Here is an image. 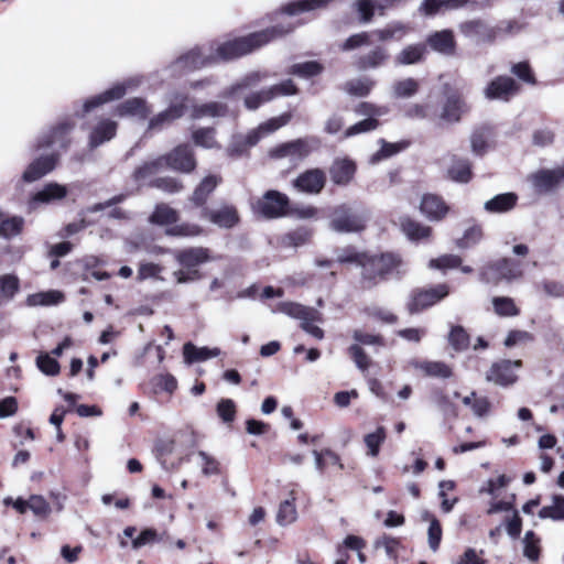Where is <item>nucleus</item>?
Instances as JSON below:
<instances>
[{"mask_svg":"<svg viewBox=\"0 0 564 564\" xmlns=\"http://www.w3.org/2000/svg\"><path fill=\"white\" fill-rule=\"evenodd\" d=\"M200 218L221 229H232L241 221L237 206L227 200H221L216 208L202 210Z\"/></svg>","mask_w":564,"mask_h":564,"instance_id":"ddd939ff","label":"nucleus"},{"mask_svg":"<svg viewBox=\"0 0 564 564\" xmlns=\"http://www.w3.org/2000/svg\"><path fill=\"white\" fill-rule=\"evenodd\" d=\"M163 167L175 172L191 174L197 167L194 149L188 143H180L170 152L160 155Z\"/></svg>","mask_w":564,"mask_h":564,"instance_id":"9b49d317","label":"nucleus"},{"mask_svg":"<svg viewBox=\"0 0 564 564\" xmlns=\"http://www.w3.org/2000/svg\"><path fill=\"white\" fill-rule=\"evenodd\" d=\"M379 126L380 121L377 118H366L347 128L344 132V138L348 139L360 133L373 131Z\"/></svg>","mask_w":564,"mask_h":564,"instance_id":"680f3d73","label":"nucleus"},{"mask_svg":"<svg viewBox=\"0 0 564 564\" xmlns=\"http://www.w3.org/2000/svg\"><path fill=\"white\" fill-rule=\"evenodd\" d=\"M484 238V229L479 224H475L464 231L462 238L456 241V245L460 249H467L476 246Z\"/></svg>","mask_w":564,"mask_h":564,"instance_id":"4d7b16f0","label":"nucleus"},{"mask_svg":"<svg viewBox=\"0 0 564 564\" xmlns=\"http://www.w3.org/2000/svg\"><path fill=\"white\" fill-rule=\"evenodd\" d=\"M118 124L110 119L99 121L89 134V147L95 149L110 141L117 134Z\"/></svg>","mask_w":564,"mask_h":564,"instance_id":"c85d7f7f","label":"nucleus"},{"mask_svg":"<svg viewBox=\"0 0 564 564\" xmlns=\"http://www.w3.org/2000/svg\"><path fill=\"white\" fill-rule=\"evenodd\" d=\"M409 32V28L402 23L388 24L384 29L373 31L379 41L402 40Z\"/></svg>","mask_w":564,"mask_h":564,"instance_id":"6e6d98bb","label":"nucleus"},{"mask_svg":"<svg viewBox=\"0 0 564 564\" xmlns=\"http://www.w3.org/2000/svg\"><path fill=\"white\" fill-rule=\"evenodd\" d=\"M451 294L448 283H438L429 286L414 288L405 303L406 312L410 315L420 314L432 306L441 303Z\"/></svg>","mask_w":564,"mask_h":564,"instance_id":"423d86ee","label":"nucleus"},{"mask_svg":"<svg viewBox=\"0 0 564 564\" xmlns=\"http://www.w3.org/2000/svg\"><path fill=\"white\" fill-rule=\"evenodd\" d=\"M329 228L339 234H360L367 228V216L347 203L329 212Z\"/></svg>","mask_w":564,"mask_h":564,"instance_id":"39448f33","label":"nucleus"},{"mask_svg":"<svg viewBox=\"0 0 564 564\" xmlns=\"http://www.w3.org/2000/svg\"><path fill=\"white\" fill-rule=\"evenodd\" d=\"M448 343L456 351H463L468 349L470 345L469 334L460 325L453 326L449 335Z\"/></svg>","mask_w":564,"mask_h":564,"instance_id":"13d9d810","label":"nucleus"},{"mask_svg":"<svg viewBox=\"0 0 564 564\" xmlns=\"http://www.w3.org/2000/svg\"><path fill=\"white\" fill-rule=\"evenodd\" d=\"M495 313L501 317H512L520 314V308L513 299L508 296H496L492 299Z\"/></svg>","mask_w":564,"mask_h":564,"instance_id":"603ef678","label":"nucleus"},{"mask_svg":"<svg viewBox=\"0 0 564 564\" xmlns=\"http://www.w3.org/2000/svg\"><path fill=\"white\" fill-rule=\"evenodd\" d=\"M334 253L336 256V263L340 265L356 264L361 268L368 251L359 250L355 245H347L345 247L335 248Z\"/></svg>","mask_w":564,"mask_h":564,"instance_id":"72a5a7b5","label":"nucleus"},{"mask_svg":"<svg viewBox=\"0 0 564 564\" xmlns=\"http://www.w3.org/2000/svg\"><path fill=\"white\" fill-rule=\"evenodd\" d=\"M400 231L414 243H427L433 239V228L410 215L399 217Z\"/></svg>","mask_w":564,"mask_h":564,"instance_id":"aec40b11","label":"nucleus"},{"mask_svg":"<svg viewBox=\"0 0 564 564\" xmlns=\"http://www.w3.org/2000/svg\"><path fill=\"white\" fill-rule=\"evenodd\" d=\"M496 130L490 124L476 127L470 134V147L475 155L482 158L496 147Z\"/></svg>","mask_w":564,"mask_h":564,"instance_id":"4be33fe9","label":"nucleus"},{"mask_svg":"<svg viewBox=\"0 0 564 564\" xmlns=\"http://www.w3.org/2000/svg\"><path fill=\"white\" fill-rule=\"evenodd\" d=\"M522 264L511 258H500L488 262L480 270V280L488 284L498 285L501 281H511L522 276Z\"/></svg>","mask_w":564,"mask_h":564,"instance_id":"0eeeda50","label":"nucleus"},{"mask_svg":"<svg viewBox=\"0 0 564 564\" xmlns=\"http://www.w3.org/2000/svg\"><path fill=\"white\" fill-rule=\"evenodd\" d=\"M291 497L280 502L279 509L276 512V522L284 527L293 523L297 519V511L295 507L294 492L292 491Z\"/></svg>","mask_w":564,"mask_h":564,"instance_id":"c03bdc74","label":"nucleus"},{"mask_svg":"<svg viewBox=\"0 0 564 564\" xmlns=\"http://www.w3.org/2000/svg\"><path fill=\"white\" fill-rule=\"evenodd\" d=\"M217 415L226 424H231L237 416V405L231 399H220L216 405Z\"/></svg>","mask_w":564,"mask_h":564,"instance_id":"052dcab7","label":"nucleus"},{"mask_svg":"<svg viewBox=\"0 0 564 564\" xmlns=\"http://www.w3.org/2000/svg\"><path fill=\"white\" fill-rule=\"evenodd\" d=\"M403 264L400 253L386 251L380 253H369L361 265L360 288L362 290H371L379 283L387 281L394 273H399V269Z\"/></svg>","mask_w":564,"mask_h":564,"instance_id":"f03ea898","label":"nucleus"},{"mask_svg":"<svg viewBox=\"0 0 564 564\" xmlns=\"http://www.w3.org/2000/svg\"><path fill=\"white\" fill-rule=\"evenodd\" d=\"M527 180L535 194H554L564 186V164L553 169H539L530 173Z\"/></svg>","mask_w":564,"mask_h":564,"instance_id":"1a4fd4ad","label":"nucleus"},{"mask_svg":"<svg viewBox=\"0 0 564 564\" xmlns=\"http://www.w3.org/2000/svg\"><path fill=\"white\" fill-rule=\"evenodd\" d=\"M100 263L101 261L95 256H89L82 259L79 264L82 268L83 280L88 281L89 279H95L97 281H105L110 279V273L99 269Z\"/></svg>","mask_w":564,"mask_h":564,"instance_id":"e433bc0d","label":"nucleus"},{"mask_svg":"<svg viewBox=\"0 0 564 564\" xmlns=\"http://www.w3.org/2000/svg\"><path fill=\"white\" fill-rule=\"evenodd\" d=\"M61 154L57 151H53L48 154L41 155L33 160L23 172L22 178L24 182H35L50 172H52L59 163Z\"/></svg>","mask_w":564,"mask_h":564,"instance_id":"412c9836","label":"nucleus"},{"mask_svg":"<svg viewBox=\"0 0 564 564\" xmlns=\"http://www.w3.org/2000/svg\"><path fill=\"white\" fill-rule=\"evenodd\" d=\"M426 54V45L425 44H412L404 47L395 57L398 64L401 65H411L416 64L424 59V55Z\"/></svg>","mask_w":564,"mask_h":564,"instance_id":"37998d69","label":"nucleus"},{"mask_svg":"<svg viewBox=\"0 0 564 564\" xmlns=\"http://www.w3.org/2000/svg\"><path fill=\"white\" fill-rule=\"evenodd\" d=\"M411 366L425 377L447 379L453 376L452 367L443 361L412 360Z\"/></svg>","mask_w":564,"mask_h":564,"instance_id":"cd10ccee","label":"nucleus"},{"mask_svg":"<svg viewBox=\"0 0 564 564\" xmlns=\"http://www.w3.org/2000/svg\"><path fill=\"white\" fill-rule=\"evenodd\" d=\"M74 127L75 123L69 120L58 122L56 126L52 127L48 132L37 138L36 142L33 144V150L40 151L54 145H57L62 150H66L72 142L70 133Z\"/></svg>","mask_w":564,"mask_h":564,"instance_id":"4468645a","label":"nucleus"},{"mask_svg":"<svg viewBox=\"0 0 564 564\" xmlns=\"http://www.w3.org/2000/svg\"><path fill=\"white\" fill-rule=\"evenodd\" d=\"M518 200L519 196L516 193H502L487 200L484 208L490 214H505L512 210L517 206Z\"/></svg>","mask_w":564,"mask_h":564,"instance_id":"c756f323","label":"nucleus"},{"mask_svg":"<svg viewBox=\"0 0 564 564\" xmlns=\"http://www.w3.org/2000/svg\"><path fill=\"white\" fill-rule=\"evenodd\" d=\"M204 229L192 223L174 224V226L167 229V235L175 237H196L200 236Z\"/></svg>","mask_w":564,"mask_h":564,"instance_id":"0e129e2a","label":"nucleus"},{"mask_svg":"<svg viewBox=\"0 0 564 564\" xmlns=\"http://www.w3.org/2000/svg\"><path fill=\"white\" fill-rule=\"evenodd\" d=\"M375 80L370 78H357L345 84V91L356 97H367L375 87Z\"/></svg>","mask_w":564,"mask_h":564,"instance_id":"3c124183","label":"nucleus"},{"mask_svg":"<svg viewBox=\"0 0 564 564\" xmlns=\"http://www.w3.org/2000/svg\"><path fill=\"white\" fill-rule=\"evenodd\" d=\"M36 366L46 376H57L61 371L59 362L44 352L36 357Z\"/></svg>","mask_w":564,"mask_h":564,"instance_id":"774afa93","label":"nucleus"},{"mask_svg":"<svg viewBox=\"0 0 564 564\" xmlns=\"http://www.w3.org/2000/svg\"><path fill=\"white\" fill-rule=\"evenodd\" d=\"M223 183V177L218 174H208L203 177L194 187L192 194L187 197V202L193 209H209L208 200L216 192L217 187Z\"/></svg>","mask_w":564,"mask_h":564,"instance_id":"f3484780","label":"nucleus"},{"mask_svg":"<svg viewBox=\"0 0 564 564\" xmlns=\"http://www.w3.org/2000/svg\"><path fill=\"white\" fill-rule=\"evenodd\" d=\"M312 152V148L307 140L305 139H296L290 142H285L276 147L273 151L274 156L276 158H285V156H296L299 159H304L310 155Z\"/></svg>","mask_w":564,"mask_h":564,"instance_id":"7c9ffc66","label":"nucleus"},{"mask_svg":"<svg viewBox=\"0 0 564 564\" xmlns=\"http://www.w3.org/2000/svg\"><path fill=\"white\" fill-rule=\"evenodd\" d=\"M324 66L319 62L307 61L291 65L288 73L303 78H312L322 74Z\"/></svg>","mask_w":564,"mask_h":564,"instance_id":"09e8293b","label":"nucleus"},{"mask_svg":"<svg viewBox=\"0 0 564 564\" xmlns=\"http://www.w3.org/2000/svg\"><path fill=\"white\" fill-rule=\"evenodd\" d=\"M150 186L169 194L180 193L184 189L183 182L172 176L156 177L150 182Z\"/></svg>","mask_w":564,"mask_h":564,"instance_id":"bf43d9fd","label":"nucleus"},{"mask_svg":"<svg viewBox=\"0 0 564 564\" xmlns=\"http://www.w3.org/2000/svg\"><path fill=\"white\" fill-rule=\"evenodd\" d=\"M405 116L411 119H427L436 124L435 111L429 104H413L405 110Z\"/></svg>","mask_w":564,"mask_h":564,"instance_id":"69168bd1","label":"nucleus"},{"mask_svg":"<svg viewBox=\"0 0 564 564\" xmlns=\"http://www.w3.org/2000/svg\"><path fill=\"white\" fill-rule=\"evenodd\" d=\"M510 73L522 86H536L538 78L529 61H520L510 65Z\"/></svg>","mask_w":564,"mask_h":564,"instance_id":"58836bf2","label":"nucleus"},{"mask_svg":"<svg viewBox=\"0 0 564 564\" xmlns=\"http://www.w3.org/2000/svg\"><path fill=\"white\" fill-rule=\"evenodd\" d=\"M182 269L173 273L177 283H187L202 279L198 267L210 260V251L204 247H191L178 250L174 256Z\"/></svg>","mask_w":564,"mask_h":564,"instance_id":"20e7f679","label":"nucleus"},{"mask_svg":"<svg viewBox=\"0 0 564 564\" xmlns=\"http://www.w3.org/2000/svg\"><path fill=\"white\" fill-rule=\"evenodd\" d=\"M389 58V54L383 46H376L367 54L359 55L354 65L359 70H367L370 68H377L383 65Z\"/></svg>","mask_w":564,"mask_h":564,"instance_id":"473e14b6","label":"nucleus"},{"mask_svg":"<svg viewBox=\"0 0 564 564\" xmlns=\"http://www.w3.org/2000/svg\"><path fill=\"white\" fill-rule=\"evenodd\" d=\"M351 336L356 344L347 348V354L360 371H368L371 366V358L361 345L384 347L386 339L380 334H371L362 329H355Z\"/></svg>","mask_w":564,"mask_h":564,"instance_id":"6e6552de","label":"nucleus"},{"mask_svg":"<svg viewBox=\"0 0 564 564\" xmlns=\"http://www.w3.org/2000/svg\"><path fill=\"white\" fill-rule=\"evenodd\" d=\"M432 50L442 54H452L455 51L456 42L451 30L436 31L426 40Z\"/></svg>","mask_w":564,"mask_h":564,"instance_id":"f704fd0d","label":"nucleus"},{"mask_svg":"<svg viewBox=\"0 0 564 564\" xmlns=\"http://www.w3.org/2000/svg\"><path fill=\"white\" fill-rule=\"evenodd\" d=\"M256 212L265 219L285 217L290 215L291 200L286 194L269 189L257 200Z\"/></svg>","mask_w":564,"mask_h":564,"instance_id":"9d476101","label":"nucleus"},{"mask_svg":"<svg viewBox=\"0 0 564 564\" xmlns=\"http://www.w3.org/2000/svg\"><path fill=\"white\" fill-rule=\"evenodd\" d=\"M161 169H163V165H162V162L160 160V156H158L156 159H154V160H152L150 162H144L142 165L135 167L133 173H132V178L135 182L143 181L148 176L156 173Z\"/></svg>","mask_w":564,"mask_h":564,"instance_id":"338daca9","label":"nucleus"},{"mask_svg":"<svg viewBox=\"0 0 564 564\" xmlns=\"http://www.w3.org/2000/svg\"><path fill=\"white\" fill-rule=\"evenodd\" d=\"M330 181L337 186H348L355 178L357 164L349 158H337L329 166Z\"/></svg>","mask_w":564,"mask_h":564,"instance_id":"5701e85b","label":"nucleus"},{"mask_svg":"<svg viewBox=\"0 0 564 564\" xmlns=\"http://www.w3.org/2000/svg\"><path fill=\"white\" fill-rule=\"evenodd\" d=\"M175 63L183 70L193 72L215 64L216 57L214 55H204L199 47H194L177 57Z\"/></svg>","mask_w":564,"mask_h":564,"instance_id":"a878e982","label":"nucleus"},{"mask_svg":"<svg viewBox=\"0 0 564 564\" xmlns=\"http://www.w3.org/2000/svg\"><path fill=\"white\" fill-rule=\"evenodd\" d=\"M188 100L187 94H175L171 105L149 120V129L160 130L164 126L182 118L188 108Z\"/></svg>","mask_w":564,"mask_h":564,"instance_id":"a211bd4d","label":"nucleus"},{"mask_svg":"<svg viewBox=\"0 0 564 564\" xmlns=\"http://www.w3.org/2000/svg\"><path fill=\"white\" fill-rule=\"evenodd\" d=\"M366 545L367 543L362 538L348 534L343 543L338 544L336 547L337 558L334 564H347L350 558L348 550L360 551L364 550Z\"/></svg>","mask_w":564,"mask_h":564,"instance_id":"c9c22d12","label":"nucleus"},{"mask_svg":"<svg viewBox=\"0 0 564 564\" xmlns=\"http://www.w3.org/2000/svg\"><path fill=\"white\" fill-rule=\"evenodd\" d=\"M296 25L291 22H280L267 29L238 36L219 44L214 57L219 61L229 62L248 55L264 45L282 39L295 30Z\"/></svg>","mask_w":564,"mask_h":564,"instance_id":"f257e3e1","label":"nucleus"},{"mask_svg":"<svg viewBox=\"0 0 564 564\" xmlns=\"http://www.w3.org/2000/svg\"><path fill=\"white\" fill-rule=\"evenodd\" d=\"M523 366L522 360L500 359L495 361L486 372V380L499 387H510L518 380L514 369Z\"/></svg>","mask_w":564,"mask_h":564,"instance_id":"2eb2a0df","label":"nucleus"},{"mask_svg":"<svg viewBox=\"0 0 564 564\" xmlns=\"http://www.w3.org/2000/svg\"><path fill=\"white\" fill-rule=\"evenodd\" d=\"M228 106L218 101H209L202 105H196L192 109V118L200 119L204 117H225L228 115Z\"/></svg>","mask_w":564,"mask_h":564,"instance_id":"ea45409f","label":"nucleus"},{"mask_svg":"<svg viewBox=\"0 0 564 564\" xmlns=\"http://www.w3.org/2000/svg\"><path fill=\"white\" fill-rule=\"evenodd\" d=\"M442 101L440 110H435L436 124H454L463 120L471 111V106L460 87L444 83L441 89Z\"/></svg>","mask_w":564,"mask_h":564,"instance_id":"7ed1b4c3","label":"nucleus"},{"mask_svg":"<svg viewBox=\"0 0 564 564\" xmlns=\"http://www.w3.org/2000/svg\"><path fill=\"white\" fill-rule=\"evenodd\" d=\"M218 349L210 350L207 347L198 348L192 343H186L183 346V356L187 364L205 361L212 357L218 356Z\"/></svg>","mask_w":564,"mask_h":564,"instance_id":"a18cd8bd","label":"nucleus"},{"mask_svg":"<svg viewBox=\"0 0 564 564\" xmlns=\"http://www.w3.org/2000/svg\"><path fill=\"white\" fill-rule=\"evenodd\" d=\"M192 141L196 147L205 149H220L221 145L216 140V129L214 127H203L192 132Z\"/></svg>","mask_w":564,"mask_h":564,"instance_id":"79ce46f5","label":"nucleus"},{"mask_svg":"<svg viewBox=\"0 0 564 564\" xmlns=\"http://www.w3.org/2000/svg\"><path fill=\"white\" fill-rule=\"evenodd\" d=\"M126 94H127V86L122 83H118V84L113 85L112 87H110L109 89H106L105 91L87 99L84 102L83 112L88 113L91 110H94L95 108H97L104 104H107V102H110L113 100H119Z\"/></svg>","mask_w":564,"mask_h":564,"instance_id":"bb28decb","label":"nucleus"},{"mask_svg":"<svg viewBox=\"0 0 564 564\" xmlns=\"http://www.w3.org/2000/svg\"><path fill=\"white\" fill-rule=\"evenodd\" d=\"M327 182L326 173L319 167H313L300 173L293 180V187L304 194L317 195L322 193Z\"/></svg>","mask_w":564,"mask_h":564,"instance_id":"6ab92c4d","label":"nucleus"},{"mask_svg":"<svg viewBox=\"0 0 564 564\" xmlns=\"http://www.w3.org/2000/svg\"><path fill=\"white\" fill-rule=\"evenodd\" d=\"M522 91V85L509 75H498L488 82L484 96L488 100L510 102Z\"/></svg>","mask_w":564,"mask_h":564,"instance_id":"f8f14e48","label":"nucleus"},{"mask_svg":"<svg viewBox=\"0 0 564 564\" xmlns=\"http://www.w3.org/2000/svg\"><path fill=\"white\" fill-rule=\"evenodd\" d=\"M112 113L119 118L135 117L139 120H147L152 113V108L144 98L132 97L118 104Z\"/></svg>","mask_w":564,"mask_h":564,"instance_id":"b1692460","label":"nucleus"},{"mask_svg":"<svg viewBox=\"0 0 564 564\" xmlns=\"http://www.w3.org/2000/svg\"><path fill=\"white\" fill-rule=\"evenodd\" d=\"M523 555L532 561H539L541 556V539L533 531H528L523 539Z\"/></svg>","mask_w":564,"mask_h":564,"instance_id":"864d4df0","label":"nucleus"},{"mask_svg":"<svg viewBox=\"0 0 564 564\" xmlns=\"http://www.w3.org/2000/svg\"><path fill=\"white\" fill-rule=\"evenodd\" d=\"M314 455L316 466L321 471H324L329 465H338L339 468H343L339 455L329 448L322 449L321 452L314 451Z\"/></svg>","mask_w":564,"mask_h":564,"instance_id":"e2e57ef3","label":"nucleus"},{"mask_svg":"<svg viewBox=\"0 0 564 564\" xmlns=\"http://www.w3.org/2000/svg\"><path fill=\"white\" fill-rule=\"evenodd\" d=\"M462 402L469 406L477 417L488 416L492 409L490 400L487 397L479 395L476 391H471L469 395L464 397Z\"/></svg>","mask_w":564,"mask_h":564,"instance_id":"4c0bfd02","label":"nucleus"},{"mask_svg":"<svg viewBox=\"0 0 564 564\" xmlns=\"http://www.w3.org/2000/svg\"><path fill=\"white\" fill-rule=\"evenodd\" d=\"M387 438V431L383 426H378L372 433L366 434L364 437L365 444L368 448L367 454L376 457L379 455L380 447Z\"/></svg>","mask_w":564,"mask_h":564,"instance_id":"5fc2aeb1","label":"nucleus"},{"mask_svg":"<svg viewBox=\"0 0 564 564\" xmlns=\"http://www.w3.org/2000/svg\"><path fill=\"white\" fill-rule=\"evenodd\" d=\"M552 501V506H545L540 509L539 517L553 521L564 520V497L562 495H553Z\"/></svg>","mask_w":564,"mask_h":564,"instance_id":"8fccbe9b","label":"nucleus"},{"mask_svg":"<svg viewBox=\"0 0 564 564\" xmlns=\"http://www.w3.org/2000/svg\"><path fill=\"white\" fill-rule=\"evenodd\" d=\"M67 195V188L57 183H48L41 191L36 192L32 199L35 203L47 204L53 200H59Z\"/></svg>","mask_w":564,"mask_h":564,"instance_id":"a19ab883","label":"nucleus"},{"mask_svg":"<svg viewBox=\"0 0 564 564\" xmlns=\"http://www.w3.org/2000/svg\"><path fill=\"white\" fill-rule=\"evenodd\" d=\"M473 162L467 158L456 154L451 158V165L446 171V177L452 182L467 184L474 178Z\"/></svg>","mask_w":564,"mask_h":564,"instance_id":"393cba45","label":"nucleus"},{"mask_svg":"<svg viewBox=\"0 0 564 564\" xmlns=\"http://www.w3.org/2000/svg\"><path fill=\"white\" fill-rule=\"evenodd\" d=\"M178 213L167 204H159L150 216V221L155 225H174L177 223Z\"/></svg>","mask_w":564,"mask_h":564,"instance_id":"de8ad7c7","label":"nucleus"},{"mask_svg":"<svg viewBox=\"0 0 564 564\" xmlns=\"http://www.w3.org/2000/svg\"><path fill=\"white\" fill-rule=\"evenodd\" d=\"M20 291V279L12 273L0 275V303L9 302Z\"/></svg>","mask_w":564,"mask_h":564,"instance_id":"49530a36","label":"nucleus"},{"mask_svg":"<svg viewBox=\"0 0 564 564\" xmlns=\"http://www.w3.org/2000/svg\"><path fill=\"white\" fill-rule=\"evenodd\" d=\"M419 210L431 223H442L453 212L445 198L436 193H424L420 200Z\"/></svg>","mask_w":564,"mask_h":564,"instance_id":"dca6fc26","label":"nucleus"},{"mask_svg":"<svg viewBox=\"0 0 564 564\" xmlns=\"http://www.w3.org/2000/svg\"><path fill=\"white\" fill-rule=\"evenodd\" d=\"M334 0H293L280 8V12L296 15L304 12L325 9Z\"/></svg>","mask_w":564,"mask_h":564,"instance_id":"2f4dec72","label":"nucleus"}]
</instances>
